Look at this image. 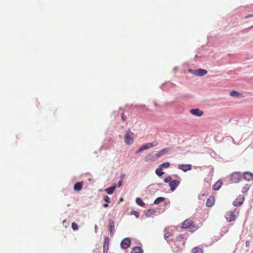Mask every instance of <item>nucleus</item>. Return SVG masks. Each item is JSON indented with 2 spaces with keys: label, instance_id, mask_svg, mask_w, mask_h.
<instances>
[{
  "label": "nucleus",
  "instance_id": "f257e3e1",
  "mask_svg": "<svg viewBox=\"0 0 253 253\" xmlns=\"http://www.w3.org/2000/svg\"><path fill=\"white\" fill-rule=\"evenodd\" d=\"M182 226L184 228H189L191 230H195L197 227L193 222L190 219H186L183 223Z\"/></svg>",
  "mask_w": 253,
  "mask_h": 253
},
{
  "label": "nucleus",
  "instance_id": "f03ea898",
  "mask_svg": "<svg viewBox=\"0 0 253 253\" xmlns=\"http://www.w3.org/2000/svg\"><path fill=\"white\" fill-rule=\"evenodd\" d=\"M158 145L157 141H154L152 143H148L142 146L137 151L136 153H139L143 150L148 149L153 147L156 146Z\"/></svg>",
  "mask_w": 253,
  "mask_h": 253
},
{
  "label": "nucleus",
  "instance_id": "7ed1b4c3",
  "mask_svg": "<svg viewBox=\"0 0 253 253\" xmlns=\"http://www.w3.org/2000/svg\"><path fill=\"white\" fill-rule=\"evenodd\" d=\"M231 180L233 183H238L240 181L242 174L240 172H234L231 174Z\"/></svg>",
  "mask_w": 253,
  "mask_h": 253
},
{
  "label": "nucleus",
  "instance_id": "20e7f679",
  "mask_svg": "<svg viewBox=\"0 0 253 253\" xmlns=\"http://www.w3.org/2000/svg\"><path fill=\"white\" fill-rule=\"evenodd\" d=\"M244 197L242 195H239L233 202V205L235 207L241 206L244 201Z\"/></svg>",
  "mask_w": 253,
  "mask_h": 253
},
{
  "label": "nucleus",
  "instance_id": "39448f33",
  "mask_svg": "<svg viewBox=\"0 0 253 253\" xmlns=\"http://www.w3.org/2000/svg\"><path fill=\"white\" fill-rule=\"evenodd\" d=\"M225 218L228 221H232L235 219V213L234 211H229L226 212Z\"/></svg>",
  "mask_w": 253,
  "mask_h": 253
},
{
  "label": "nucleus",
  "instance_id": "423d86ee",
  "mask_svg": "<svg viewBox=\"0 0 253 253\" xmlns=\"http://www.w3.org/2000/svg\"><path fill=\"white\" fill-rule=\"evenodd\" d=\"M192 73L196 76L201 77L206 75L208 73V71L205 69H199L194 70Z\"/></svg>",
  "mask_w": 253,
  "mask_h": 253
},
{
  "label": "nucleus",
  "instance_id": "0eeeda50",
  "mask_svg": "<svg viewBox=\"0 0 253 253\" xmlns=\"http://www.w3.org/2000/svg\"><path fill=\"white\" fill-rule=\"evenodd\" d=\"M180 181L178 180H173L170 181L169 183V186L170 188V190L171 191H173L180 184Z\"/></svg>",
  "mask_w": 253,
  "mask_h": 253
},
{
  "label": "nucleus",
  "instance_id": "6e6552de",
  "mask_svg": "<svg viewBox=\"0 0 253 253\" xmlns=\"http://www.w3.org/2000/svg\"><path fill=\"white\" fill-rule=\"evenodd\" d=\"M109 246V239L105 237L103 243V253H108Z\"/></svg>",
  "mask_w": 253,
  "mask_h": 253
},
{
  "label": "nucleus",
  "instance_id": "1a4fd4ad",
  "mask_svg": "<svg viewBox=\"0 0 253 253\" xmlns=\"http://www.w3.org/2000/svg\"><path fill=\"white\" fill-rule=\"evenodd\" d=\"M178 168L184 172H186L192 169V166L190 164H182L178 165Z\"/></svg>",
  "mask_w": 253,
  "mask_h": 253
},
{
  "label": "nucleus",
  "instance_id": "9d476101",
  "mask_svg": "<svg viewBox=\"0 0 253 253\" xmlns=\"http://www.w3.org/2000/svg\"><path fill=\"white\" fill-rule=\"evenodd\" d=\"M170 150V148H166L157 152V153L155 154L156 158L158 159L160 158L162 156L165 155L166 153L168 152Z\"/></svg>",
  "mask_w": 253,
  "mask_h": 253
},
{
  "label": "nucleus",
  "instance_id": "9b49d317",
  "mask_svg": "<svg viewBox=\"0 0 253 253\" xmlns=\"http://www.w3.org/2000/svg\"><path fill=\"white\" fill-rule=\"evenodd\" d=\"M190 112L192 114L198 117H201L204 114V112L199 109H191L190 110Z\"/></svg>",
  "mask_w": 253,
  "mask_h": 253
},
{
  "label": "nucleus",
  "instance_id": "f8f14e48",
  "mask_svg": "<svg viewBox=\"0 0 253 253\" xmlns=\"http://www.w3.org/2000/svg\"><path fill=\"white\" fill-rule=\"evenodd\" d=\"M243 175L244 178L247 181L253 180V174L250 172H245Z\"/></svg>",
  "mask_w": 253,
  "mask_h": 253
},
{
  "label": "nucleus",
  "instance_id": "ddd939ff",
  "mask_svg": "<svg viewBox=\"0 0 253 253\" xmlns=\"http://www.w3.org/2000/svg\"><path fill=\"white\" fill-rule=\"evenodd\" d=\"M134 134L131 132L127 131V144H131L134 141Z\"/></svg>",
  "mask_w": 253,
  "mask_h": 253
},
{
  "label": "nucleus",
  "instance_id": "4468645a",
  "mask_svg": "<svg viewBox=\"0 0 253 253\" xmlns=\"http://www.w3.org/2000/svg\"><path fill=\"white\" fill-rule=\"evenodd\" d=\"M214 197L212 196H210L207 201L206 205L208 207H211L214 205Z\"/></svg>",
  "mask_w": 253,
  "mask_h": 253
},
{
  "label": "nucleus",
  "instance_id": "2eb2a0df",
  "mask_svg": "<svg viewBox=\"0 0 253 253\" xmlns=\"http://www.w3.org/2000/svg\"><path fill=\"white\" fill-rule=\"evenodd\" d=\"M109 229L111 234H113V232L115 230V224L113 221L111 219L109 220Z\"/></svg>",
  "mask_w": 253,
  "mask_h": 253
},
{
  "label": "nucleus",
  "instance_id": "dca6fc26",
  "mask_svg": "<svg viewBox=\"0 0 253 253\" xmlns=\"http://www.w3.org/2000/svg\"><path fill=\"white\" fill-rule=\"evenodd\" d=\"M83 187V184L82 182L76 183L74 186V189L75 191H80Z\"/></svg>",
  "mask_w": 253,
  "mask_h": 253
},
{
  "label": "nucleus",
  "instance_id": "f3484780",
  "mask_svg": "<svg viewBox=\"0 0 253 253\" xmlns=\"http://www.w3.org/2000/svg\"><path fill=\"white\" fill-rule=\"evenodd\" d=\"M230 95L233 97H242L241 93L235 90L231 91L230 92Z\"/></svg>",
  "mask_w": 253,
  "mask_h": 253
},
{
  "label": "nucleus",
  "instance_id": "a211bd4d",
  "mask_svg": "<svg viewBox=\"0 0 253 253\" xmlns=\"http://www.w3.org/2000/svg\"><path fill=\"white\" fill-rule=\"evenodd\" d=\"M222 182L220 181H218L213 185V188L215 190H218L222 186Z\"/></svg>",
  "mask_w": 253,
  "mask_h": 253
},
{
  "label": "nucleus",
  "instance_id": "6ab92c4d",
  "mask_svg": "<svg viewBox=\"0 0 253 253\" xmlns=\"http://www.w3.org/2000/svg\"><path fill=\"white\" fill-rule=\"evenodd\" d=\"M131 253H143V250L140 247H135L133 248Z\"/></svg>",
  "mask_w": 253,
  "mask_h": 253
},
{
  "label": "nucleus",
  "instance_id": "aec40b11",
  "mask_svg": "<svg viewBox=\"0 0 253 253\" xmlns=\"http://www.w3.org/2000/svg\"><path fill=\"white\" fill-rule=\"evenodd\" d=\"M115 186H112L107 188H106L105 189V191L108 194H112L115 189Z\"/></svg>",
  "mask_w": 253,
  "mask_h": 253
},
{
  "label": "nucleus",
  "instance_id": "412c9836",
  "mask_svg": "<svg viewBox=\"0 0 253 253\" xmlns=\"http://www.w3.org/2000/svg\"><path fill=\"white\" fill-rule=\"evenodd\" d=\"M192 253H203V251L201 248L196 247L192 249Z\"/></svg>",
  "mask_w": 253,
  "mask_h": 253
},
{
  "label": "nucleus",
  "instance_id": "4be33fe9",
  "mask_svg": "<svg viewBox=\"0 0 253 253\" xmlns=\"http://www.w3.org/2000/svg\"><path fill=\"white\" fill-rule=\"evenodd\" d=\"M155 172H156V174L157 175H158L159 176H162L164 173V172L163 171L162 168L160 167V166L158 168H157L156 169Z\"/></svg>",
  "mask_w": 253,
  "mask_h": 253
},
{
  "label": "nucleus",
  "instance_id": "5701e85b",
  "mask_svg": "<svg viewBox=\"0 0 253 253\" xmlns=\"http://www.w3.org/2000/svg\"><path fill=\"white\" fill-rule=\"evenodd\" d=\"M135 201H136V203H137V204H138V205H139L141 207H144L145 205L144 203L143 202V201L142 200V199L140 198H139V197L136 198Z\"/></svg>",
  "mask_w": 253,
  "mask_h": 253
},
{
  "label": "nucleus",
  "instance_id": "b1692460",
  "mask_svg": "<svg viewBox=\"0 0 253 253\" xmlns=\"http://www.w3.org/2000/svg\"><path fill=\"white\" fill-rule=\"evenodd\" d=\"M165 200V198L163 197H158L154 201V204H158L163 202Z\"/></svg>",
  "mask_w": 253,
  "mask_h": 253
},
{
  "label": "nucleus",
  "instance_id": "393cba45",
  "mask_svg": "<svg viewBox=\"0 0 253 253\" xmlns=\"http://www.w3.org/2000/svg\"><path fill=\"white\" fill-rule=\"evenodd\" d=\"M121 247L123 249H126V238H124L122 240V241L121 242Z\"/></svg>",
  "mask_w": 253,
  "mask_h": 253
},
{
  "label": "nucleus",
  "instance_id": "a878e982",
  "mask_svg": "<svg viewBox=\"0 0 253 253\" xmlns=\"http://www.w3.org/2000/svg\"><path fill=\"white\" fill-rule=\"evenodd\" d=\"M170 166V164L169 162H166L164 163L161 165H160L159 166L161 168H168Z\"/></svg>",
  "mask_w": 253,
  "mask_h": 253
},
{
  "label": "nucleus",
  "instance_id": "bb28decb",
  "mask_svg": "<svg viewBox=\"0 0 253 253\" xmlns=\"http://www.w3.org/2000/svg\"><path fill=\"white\" fill-rule=\"evenodd\" d=\"M130 214L134 215L136 217V218H138L140 215L139 212L135 211H131L130 212Z\"/></svg>",
  "mask_w": 253,
  "mask_h": 253
},
{
  "label": "nucleus",
  "instance_id": "cd10ccee",
  "mask_svg": "<svg viewBox=\"0 0 253 253\" xmlns=\"http://www.w3.org/2000/svg\"><path fill=\"white\" fill-rule=\"evenodd\" d=\"M250 188V185L248 184H247L245 187H244L242 190V192L245 193L247 192Z\"/></svg>",
  "mask_w": 253,
  "mask_h": 253
},
{
  "label": "nucleus",
  "instance_id": "c85d7f7f",
  "mask_svg": "<svg viewBox=\"0 0 253 253\" xmlns=\"http://www.w3.org/2000/svg\"><path fill=\"white\" fill-rule=\"evenodd\" d=\"M72 227L74 230H77V229H78V225L75 222L72 223Z\"/></svg>",
  "mask_w": 253,
  "mask_h": 253
},
{
  "label": "nucleus",
  "instance_id": "c756f323",
  "mask_svg": "<svg viewBox=\"0 0 253 253\" xmlns=\"http://www.w3.org/2000/svg\"><path fill=\"white\" fill-rule=\"evenodd\" d=\"M104 201L107 202V203H109L110 202V198L107 196V195H105L104 198H103Z\"/></svg>",
  "mask_w": 253,
  "mask_h": 253
},
{
  "label": "nucleus",
  "instance_id": "7c9ffc66",
  "mask_svg": "<svg viewBox=\"0 0 253 253\" xmlns=\"http://www.w3.org/2000/svg\"><path fill=\"white\" fill-rule=\"evenodd\" d=\"M172 181V180H171V177H170V176H168V177H166V178L164 179V181H165V182H166V183H167V182H169H169H170V181Z\"/></svg>",
  "mask_w": 253,
  "mask_h": 253
},
{
  "label": "nucleus",
  "instance_id": "2f4dec72",
  "mask_svg": "<svg viewBox=\"0 0 253 253\" xmlns=\"http://www.w3.org/2000/svg\"><path fill=\"white\" fill-rule=\"evenodd\" d=\"M127 248H128L130 246V240L128 238H127Z\"/></svg>",
  "mask_w": 253,
  "mask_h": 253
},
{
  "label": "nucleus",
  "instance_id": "473e14b6",
  "mask_svg": "<svg viewBox=\"0 0 253 253\" xmlns=\"http://www.w3.org/2000/svg\"><path fill=\"white\" fill-rule=\"evenodd\" d=\"M104 208H107L108 207V203H105L103 205Z\"/></svg>",
  "mask_w": 253,
  "mask_h": 253
},
{
  "label": "nucleus",
  "instance_id": "72a5a7b5",
  "mask_svg": "<svg viewBox=\"0 0 253 253\" xmlns=\"http://www.w3.org/2000/svg\"><path fill=\"white\" fill-rule=\"evenodd\" d=\"M122 184V181L120 180L118 183V187H120Z\"/></svg>",
  "mask_w": 253,
  "mask_h": 253
},
{
  "label": "nucleus",
  "instance_id": "f704fd0d",
  "mask_svg": "<svg viewBox=\"0 0 253 253\" xmlns=\"http://www.w3.org/2000/svg\"><path fill=\"white\" fill-rule=\"evenodd\" d=\"M250 17H253V14H249V15H247V16H246L245 18H248Z\"/></svg>",
  "mask_w": 253,
  "mask_h": 253
},
{
  "label": "nucleus",
  "instance_id": "c9c22d12",
  "mask_svg": "<svg viewBox=\"0 0 253 253\" xmlns=\"http://www.w3.org/2000/svg\"><path fill=\"white\" fill-rule=\"evenodd\" d=\"M246 243L247 247H249L250 246V242L249 241H247Z\"/></svg>",
  "mask_w": 253,
  "mask_h": 253
},
{
  "label": "nucleus",
  "instance_id": "e433bc0d",
  "mask_svg": "<svg viewBox=\"0 0 253 253\" xmlns=\"http://www.w3.org/2000/svg\"><path fill=\"white\" fill-rule=\"evenodd\" d=\"M124 139H125V141L126 142V134L125 135Z\"/></svg>",
  "mask_w": 253,
  "mask_h": 253
},
{
  "label": "nucleus",
  "instance_id": "4c0bfd02",
  "mask_svg": "<svg viewBox=\"0 0 253 253\" xmlns=\"http://www.w3.org/2000/svg\"><path fill=\"white\" fill-rule=\"evenodd\" d=\"M124 118H125V115H124V114H123V115H122V119H123V120H125Z\"/></svg>",
  "mask_w": 253,
  "mask_h": 253
},
{
  "label": "nucleus",
  "instance_id": "58836bf2",
  "mask_svg": "<svg viewBox=\"0 0 253 253\" xmlns=\"http://www.w3.org/2000/svg\"><path fill=\"white\" fill-rule=\"evenodd\" d=\"M165 238H168V237H169V235H168V234H166L165 235Z\"/></svg>",
  "mask_w": 253,
  "mask_h": 253
},
{
  "label": "nucleus",
  "instance_id": "ea45409f",
  "mask_svg": "<svg viewBox=\"0 0 253 253\" xmlns=\"http://www.w3.org/2000/svg\"><path fill=\"white\" fill-rule=\"evenodd\" d=\"M165 238H168V237H169V235H168V234H166L165 235Z\"/></svg>",
  "mask_w": 253,
  "mask_h": 253
},
{
  "label": "nucleus",
  "instance_id": "a19ab883",
  "mask_svg": "<svg viewBox=\"0 0 253 253\" xmlns=\"http://www.w3.org/2000/svg\"><path fill=\"white\" fill-rule=\"evenodd\" d=\"M65 221H66L65 220H64L63 222L65 223Z\"/></svg>",
  "mask_w": 253,
  "mask_h": 253
}]
</instances>
